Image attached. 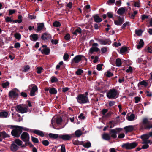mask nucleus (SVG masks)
I'll return each instance as SVG.
<instances>
[{"label": "nucleus", "instance_id": "obj_1", "mask_svg": "<svg viewBox=\"0 0 152 152\" xmlns=\"http://www.w3.org/2000/svg\"><path fill=\"white\" fill-rule=\"evenodd\" d=\"M118 94L117 91L115 89H110L107 93V97L110 99H113L118 96Z\"/></svg>", "mask_w": 152, "mask_h": 152}, {"label": "nucleus", "instance_id": "obj_2", "mask_svg": "<svg viewBox=\"0 0 152 152\" xmlns=\"http://www.w3.org/2000/svg\"><path fill=\"white\" fill-rule=\"evenodd\" d=\"M16 111L21 113L27 112L28 110V107L26 105L20 104L17 105L15 107Z\"/></svg>", "mask_w": 152, "mask_h": 152}, {"label": "nucleus", "instance_id": "obj_3", "mask_svg": "<svg viewBox=\"0 0 152 152\" xmlns=\"http://www.w3.org/2000/svg\"><path fill=\"white\" fill-rule=\"evenodd\" d=\"M77 101L80 104H85L89 102L88 96H85L84 94H80L77 96Z\"/></svg>", "mask_w": 152, "mask_h": 152}, {"label": "nucleus", "instance_id": "obj_4", "mask_svg": "<svg viewBox=\"0 0 152 152\" xmlns=\"http://www.w3.org/2000/svg\"><path fill=\"white\" fill-rule=\"evenodd\" d=\"M142 126L145 129H149L151 128H152V124L147 118H144L142 119Z\"/></svg>", "mask_w": 152, "mask_h": 152}, {"label": "nucleus", "instance_id": "obj_5", "mask_svg": "<svg viewBox=\"0 0 152 152\" xmlns=\"http://www.w3.org/2000/svg\"><path fill=\"white\" fill-rule=\"evenodd\" d=\"M22 127L19 126H16L11 132L12 135L15 137H18L22 132Z\"/></svg>", "mask_w": 152, "mask_h": 152}, {"label": "nucleus", "instance_id": "obj_6", "mask_svg": "<svg viewBox=\"0 0 152 152\" xmlns=\"http://www.w3.org/2000/svg\"><path fill=\"white\" fill-rule=\"evenodd\" d=\"M152 137V132L149 133L145 134L141 136L140 137L143 140L142 144H148L150 142V141L148 139L150 137Z\"/></svg>", "mask_w": 152, "mask_h": 152}, {"label": "nucleus", "instance_id": "obj_7", "mask_svg": "<svg viewBox=\"0 0 152 152\" xmlns=\"http://www.w3.org/2000/svg\"><path fill=\"white\" fill-rule=\"evenodd\" d=\"M137 145V144L135 142L132 143H127L123 144L121 147L122 148L127 150L135 148Z\"/></svg>", "mask_w": 152, "mask_h": 152}, {"label": "nucleus", "instance_id": "obj_8", "mask_svg": "<svg viewBox=\"0 0 152 152\" xmlns=\"http://www.w3.org/2000/svg\"><path fill=\"white\" fill-rule=\"evenodd\" d=\"M83 57L84 56L81 55L76 56L72 59L71 63L72 64H75L79 63Z\"/></svg>", "mask_w": 152, "mask_h": 152}, {"label": "nucleus", "instance_id": "obj_9", "mask_svg": "<svg viewBox=\"0 0 152 152\" xmlns=\"http://www.w3.org/2000/svg\"><path fill=\"white\" fill-rule=\"evenodd\" d=\"M21 138L24 142H28L30 139L28 134L26 132H23L21 136Z\"/></svg>", "mask_w": 152, "mask_h": 152}, {"label": "nucleus", "instance_id": "obj_10", "mask_svg": "<svg viewBox=\"0 0 152 152\" xmlns=\"http://www.w3.org/2000/svg\"><path fill=\"white\" fill-rule=\"evenodd\" d=\"M29 88L32 87L30 95L31 96H33L35 95V93L38 89L37 86L34 84H31L29 85Z\"/></svg>", "mask_w": 152, "mask_h": 152}, {"label": "nucleus", "instance_id": "obj_11", "mask_svg": "<svg viewBox=\"0 0 152 152\" xmlns=\"http://www.w3.org/2000/svg\"><path fill=\"white\" fill-rule=\"evenodd\" d=\"M18 91V90L15 89L10 91L9 93V96L11 98H13L18 97V95L17 91Z\"/></svg>", "mask_w": 152, "mask_h": 152}, {"label": "nucleus", "instance_id": "obj_12", "mask_svg": "<svg viewBox=\"0 0 152 152\" xmlns=\"http://www.w3.org/2000/svg\"><path fill=\"white\" fill-rule=\"evenodd\" d=\"M51 38V35L47 33H45L42 34L41 38L42 40L46 41L48 39H50Z\"/></svg>", "mask_w": 152, "mask_h": 152}, {"label": "nucleus", "instance_id": "obj_13", "mask_svg": "<svg viewBox=\"0 0 152 152\" xmlns=\"http://www.w3.org/2000/svg\"><path fill=\"white\" fill-rule=\"evenodd\" d=\"M119 130L118 128H117L115 129H111L110 130L109 134L110 135V137L113 138H115L116 137L117 131Z\"/></svg>", "mask_w": 152, "mask_h": 152}, {"label": "nucleus", "instance_id": "obj_14", "mask_svg": "<svg viewBox=\"0 0 152 152\" xmlns=\"http://www.w3.org/2000/svg\"><path fill=\"white\" fill-rule=\"evenodd\" d=\"M94 18V21L98 23H99L102 21V19L100 18L98 14H95L93 15L92 18H91V19L92 20Z\"/></svg>", "mask_w": 152, "mask_h": 152}, {"label": "nucleus", "instance_id": "obj_15", "mask_svg": "<svg viewBox=\"0 0 152 152\" xmlns=\"http://www.w3.org/2000/svg\"><path fill=\"white\" fill-rule=\"evenodd\" d=\"M118 20H114V23L116 25L120 26L124 22V18H121L120 16H118Z\"/></svg>", "mask_w": 152, "mask_h": 152}, {"label": "nucleus", "instance_id": "obj_16", "mask_svg": "<svg viewBox=\"0 0 152 152\" xmlns=\"http://www.w3.org/2000/svg\"><path fill=\"white\" fill-rule=\"evenodd\" d=\"M59 137L65 140H69L71 138V136L69 134H64L59 136Z\"/></svg>", "mask_w": 152, "mask_h": 152}, {"label": "nucleus", "instance_id": "obj_17", "mask_svg": "<svg viewBox=\"0 0 152 152\" xmlns=\"http://www.w3.org/2000/svg\"><path fill=\"white\" fill-rule=\"evenodd\" d=\"M124 129L125 130L126 133H127L132 131L134 129V127L133 126L130 125L124 127Z\"/></svg>", "mask_w": 152, "mask_h": 152}, {"label": "nucleus", "instance_id": "obj_18", "mask_svg": "<svg viewBox=\"0 0 152 152\" xmlns=\"http://www.w3.org/2000/svg\"><path fill=\"white\" fill-rule=\"evenodd\" d=\"M103 139L106 140H109L110 139L111 137L109 134L105 133L102 135Z\"/></svg>", "mask_w": 152, "mask_h": 152}, {"label": "nucleus", "instance_id": "obj_19", "mask_svg": "<svg viewBox=\"0 0 152 152\" xmlns=\"http://www.w3.org/2000/svg\"><path fill=\"white\" fill-rule=\"evenodd\" d=\"M99 41L100 43L101 44L103 45H106L107 44H108L109 45L110 44L111 42V41L108 39H105V40H101L100 39L99 40Z\"/></svg>", "mask_w": 152, "mask_h": 152}, {"label": "nucleus", "instance_id": "obj_20", "mask_svg": "<svg viewBox=\"0 0 152 152\" xmlns=\"http://www.w3.org/2000/svg\"><path fill=\"white\" fill-rule=\"evenodd\" d=\"M8 113L7 112L3 111L0 112V118H6L8 117Z\"/></svg>", "mask_w": 152, "mask_h": 152}, {"label": "nucleus", "instance_id": "obj_21", "mask_svg": "<svg viewBox=\"0 0 152 152\" xmlns=\"http://www.w3.org/2000/svg\"><path fill=\"white\" fill-rule=\"evenodd\" d=\"M30 38L31 40L34 41H37L38 39L37 35L36 34H33L31 35Z\"/></svg>", "mask_w": 152, "mask_h": 152}, {"label": "nucleus", "instance_id": "obj_22", "mask_svg": "<svg viewBox=\"0 0 152 152\" xmlns=\"http://www.w3.org/2000/svg\"><path fill=\"white\" fill-rule=\"evenodd\" d=\"M42 53L45 55H48L50 52V49L48 48H45L41 50Z\"/></svg>", "mask_w": 152, "mask_h": 152}, {"label": "nucleus", "instance_id": "obj_23", "mask_svg": "<svg viewBox=\"0 0 152 152\" xmlns=\"http://www.w3.org/2000/svg\"><path fill=\"white\" fill-rule=\"evenodd\" d=\"M125 9L124 8L122 7L119 8L117 11V13L120 15H123L125 12Z\"/></svg>", "mask_w": 152, "mask_h": 152}, {"label": "nucleus", "instance_id": "obj_24", "mask_svg": "<svg viewBox=\"0 0 152 152\" xmlns=\"http://www.w3.org/2000/svg\"><path fill=\"white\" fill-rule=\"evenodd\" d=\"M11 149L13 151H15L18 148V147L15 143H12L11 145Z\"/></svg>", "mask_w": 152, "mask_h": 152}, {"label": "nucleus", "instance_id": "obj_25", "mask_svg": "<svg viewBox=\"0 0 152 152\" xmlns=\"http://www.w3.org/2000/svg\"><path fill=\"white\" fill-rule=\"evenodd\" d=\"M33 132L42 137H43L44 136V133L41 131L38 130H35Z\"/></svg>", "mask_w": 152, "mask_h": 152}, {"label": "nucleus", "instance_id": "obj_26", "mask_svg": "<svg viewBox=\"0 0 152 152\" xmlns=\"http://www.w3.org/2000/svg\"><path fill=\"white\" fill-rule=\"evenodd\" d=\"M144 31L143 30H142L141 29H136L135 31V33L137 36H141L143 32Z\"/></svg>", "mask_w": 152, "mask_h": 152}, {"label": "nucleus", "instance_id": "obj_27", "mask_svg": "<svg viewBox=\"0 0 152 152\" xmlns=\"http://www.w3.org/2000/svg\"><path fill=\"white\" fill-rule=\"evenodd\" d=\"M49 136L50 138L54 139H57L59 137L58 134H53L51 133L49 134Z\"/></svg>", "mask_w": 152, "mask_h": 152}, {"label": "nucleus", "instance_id": "obj_28", "mask_svg": "<svg viewBox=\"0 0 152 152\" xmlns=\"http://www.w3.org/2000/svg\"><path fill=\"white\" fill-rule=\"evenodd\" d=\"M75 134L76 137H79L82 134V133L80 130H77L75 132Z\"/></svg>", "mask_w": 152, "mask_h": 152}, {"label": "nucleus", "instance_id": "obj_29", "mask_svg": "<svg viewBox=\"0 0 152 152\" xmlns=\"http://www.w3.org/2000/svg\"><path fill=\"white\" fill-rule=\"evenodd\" d=\"M144 42L142 39H140L138 45H137V48L139 49L143 46Z\"/></svg>", "mask_w": 152, "mask_h": 152}, {"label": "nucleus", "instance_id": "obj_30", "mask_svg": "<svg viewBox=\"0 0 152 152\" xmlns=\"http://www.w3.org/2000/svg\"><path fill=\"white\" fill-rule=\"evenodd\" d=\"M99 50V49L97 47H92L91 48L90 50L89 51L91 53H92L94 52H98Z\"/></svg>", "mask_w": 152, "mask_h": 152}, {"label": "nucleus", "instance_id": "obj_31", "mask_svg": "<svg viewBox=\"0 0 152 152\" xmlns=\"http://www.w3.org/2000/svg\"><path fill=\"white\" fill-rule=\"evenodd\" d=\"M53 25L55 27H59L61 25L60 23L57 21H55L53 23Z\"/></svg>", "mask_w": 152, "mask_h": 152}, {"label": "nucleus", "instance_id": "obj_32", "mask_svg": "<svg viewBox=\"0 0 152 152\" xmlns=\"http://www.w3.org/2000/svg\"><path fill=\"white\" fill-rule=\"evenodd\" d=\"M135 116L134 114H131L130 116L128 117V120L129 121H132L134 120Z\"/></svg>", "mask_w": 152, "mask_h": 152}, {"label": "nucleus", "instance_id": "obj_33", "mask_svg": "<svg viewBox=\"0 0 152 152\" xmlns=\"http://www.w3.org/2000/svg\"><path fill=\"white\" fill-rule=\"evenodd\" d=\"M49 92L51 94H56L57 93V91L54 88H51L49 90Z\"/></svg>", "mask_w": 152, "mask_h": 152}, {"label": "nucleus", "instance_id": "obj_34", "mask_svg": "<svg viewBox=\"0 0 152 152\" xmlns=\"http://www.w3.org/2000/svg\"><path fill=\"white\" fill-rule=\"evenodd\" d=\"M15 142L18 146H20L22 145V141L19 139H16L14 141Z\"/></svg>", "mask_w": 152, "mask_h": 152}, {"label": "nucleus", "instance_id": "obj_35", "mask_svg": "<svg viewBox=\"0 0 152 152\" xmlns=\"http://www.w3.org/2000/svg\"><path fill=\"white\" fill-rule=\"evenodd\" d=\"M81 32V29H76L74 31H73V34L76 35L78 33L80 34Z\"/></svg>", "mask_w": 152, "mask_h": 152}, {"label": "nucleus", "instance_id": "obj_36", "mask_svg": "<svg viewBox=\"0 0 152 152\" xmlns=\"http://www.w3.org/2000/svg\"><path fill=\"white\" fill-rule=\"evenodd\" d=\"M116 64L117 66H120L121 64V61L119 58L117 59L116 60Z\"/></svg>", "mask_w": 152, "mask_h": 152}, {"label": "nucleus", "instance_id": "obj_37", "mask_svg": "<svg viewBox=\"0 0 152 152\" xmlns=\"http://www.w3.org/2000/svg\"><path fill=\"white\" fill-rule=\"evenodd\" d=\"M127 49L126 47H123L120 49V53L123 54L124 53L127 51Z\"/></svg>", "mask_w": 152, "mask_h": 152}, {"label": "nucleus", "instance_id": "obj_38", "mask_svg": "<svg viewBox=\"0 0 152 152\" xmlns=\"http://www.w3.org/2000/svg\"><path fill=\"white\" fill-rule=\"evenodd\" d=\"M137 11H135L132 14H129V17L131 18L134 19L135 17V15L137 14Z\"/></svg>", "mask_w": 152, "mask_h": 152}, {"label": "nucleus", "instance_id": "obj_39", "mask_svg": "<svg viewBox=\"0 0 152 152\" xmlns=\"http://www.w3.org/2000/svg\"><path fill=\"white\" fill-rule=\"evenodd\" d=\"M9 83L8 82H6L5 83H3L2 84V86L4 88H6L9 86Z\"/></svg>", "mask_w": 152, "mask_h": 152}, {"label": "nucleus", "instance_id": "obj_40", "mask_svg": "<svg viewBox=\"0 0 152 152\" xmlns=\"http://www.w3.org/2000/svg\"><path fill=\"white\" fill-rule=\"evenodd\" d=\"M37 28H43L44 26V23H37Z\"/></svg>", "mask_w": 152, "mask_h": 152}, {"label": "nucleus", "instance_id": "obj_41", "mask_svg": "<svg viewBox=\"0 0 152 152\" xmlns=\"http://www.w3.org/2000/svg\"><path fill=\"white\" fill-rule=\"evenodd\" d=\"M2 136L3 138H5L6 137H10V136L4 131L2 132Z\"/></svg>", "mask_w": 152, "mask_h": 152}, {"label": "nucleus", "instance_id": "obj_42", "mask_svg": "<svg viewBox=\"0 0 152 152\" xmlns=\"http://www.w3.org/2000/svg\"><path fill=\"white\" fill-rule=\"evenodd\" d=\"M83 147L86 148H89L91 146V144L90 142H87L85 144L83 145Z\"/></svg>", "mask_w": 152, "mask_h": 152}, {"label": "nucleus", "instance_id": "obj_43", "mask_svg": "<svg viewBox=\"0 0 152 152\" xmlns=\"http://www.w3.org/2000/svg\"><path fill=\"white\" fill-rule=\"evenodd\" d=\"M83 70L81 69H78L77 71L76 72L75 74L78 75H81L83 73Z\"/></svg>", "mask_w": 152, "mask_h": 152}, {"label": "nucleus", "instance_id": "obj_44", "mask_svg": "<svg viewBox=\"0 0 152 152\" xmlns=\"http://www.w3.org/2000/svg\"><path fill=\"white\" fill-rule=\"evenodd\" d=\"M69 55L67 53H65L64 54L63 56V59L64 60L66 61L69 58Z\"/></svg>", "mask_w": 152, "mask_h": 152}, {"label": "nucleus", "instance_id": "obj_45", "mask_svg": "<svg viewBox=\"0 0 152 152\" xmlns=\"http://www.w3.org/2000/svg\"><path fill=\"white\" fill-rule=\"evenodd\" d=\"M37 73L38 74H40L42 72L43 69L42 67H37Z\"/></svg>", "mask_w": 152, "mask_h": 152}, {"label": "nucleus", "instance_id": "obj_46", "mask_svg": "<svg viewBox=\"0 0 152 152\" xmlns=\"http://www.w3.org/2000/svg\"><path fill=\"white\" fill-rule=\"evenodd\" d=\"M15 37L16 39H20L21 38V36L20 34L19 33H16L15 34Z\"/></svg>", "mask_w": 152, "mask_h": 152}, {"label": "nucleus", "instance_id": "obj_47", "mask_svg": "<svg viewBox=\"0 0 152 152\" xmlns=\"http://www.w3.org/2000/svg\"><path fill=\"white\" fill-rule=\"evenodd\" d=\"M16 12L15 10H9V15H10L15 13Z\"/></svg>", "mask_w": 152, "mask_h": 152}, {"label": "nucleus", "instance_id": "obj_48", "mask_svg": "<svg viewBox=\"0 0 152 152\" xmlns=\"http://www.w3.org/2000/svg\"><path fill=\"white\" fill-rule=\"evenodd\" d=\"M148 16L145 14L142 15H141V19L143 20L145 19H148Z\"/></svg>", "mask_w": 152, "mask_h": 152}, {"label": "nucleus", "instance_id": "obj_49", "mask_svg": "<svg viewBox=\"0 0 152 152\" xmlns=\"http://www.w3.org/2000/svg\"><path fill=\"white\" fill-rule=\"evenodd\" d=\"M103 64H99L97 65L96 69L99 71H100L102 69V67Z\"/></svg>", "mask_w": 152, "mask_h": 152}, {"label": "nucleus", "instance_id": "obj_50", "mask_svg": "<svg viewBox=\"0 0 152 152\" xmlns=\"http://www.w3.org/2000/svg\"><path fill=\"white\" fill-rule=\"evenodd\" d=\"M42 143L45 146H48L49 144V142L47 140H44L42 141Z\"/></svg>", "mask_w": 152, "mask_h": 152}, {"label": "nucleus", "instance_id": "obj_51", "mask_svg": "<svg viewBox=\"0 0 152 152\" xmlns=\"http://www.w3.org/2000/svg\"><path fill=\"white\" fill-rule=\"evenodd\" d=\"M85 8L87 10L86 11L87 12H88L91 11L90 6L89 5H87L85 7Z\"/></svg>", "mask_w": 152, "mask_h": 152}, {"label": "nucleus", "instance_id": "obj_52", "mask_svg": "<svg viewBox=\"0 0 152 152\" xmlns=\"http://www.w3.org/2000/svg\"><path fill=\"white\" fill-rule=\"evenodd\" d=\"M31 139L32 141L36 143H38L39 142V141L38 139L34 137L31 136Z\"/></svg>", "mask_w": 152, "mask_h": 152}, {"label": "nucleus", "instance_id": "obj_53", "mask_svg": "<svg viewBox=\"0 0 152 152\" xmlns=\"http://www.w3.org/2000/svg\"><path fill=\"white\" fill-rule=\"evenodd\" d=\"M134 99L135 100V102L136 103H137L140 101L141 98L140 97L136 96L134 98Z\"/></svg>", "mask_w": 152, "mask_h": 152}, {"label": "nucleus", "instance_id": "obj_54", "mask_svg": "<svg viewBox=\"0 0 152 152\" xmlns=\"http://www.w3.org/2000/svg\"><path fill=\"white\" fill-rule=\"evenodd\" d=\"M61 152H66V150L64 145L63 144L61 145Z\"/></svg>", "mask_w": 152, "mask_h": 152}, {"label": "nucleus", "instance_id": "obj_55", "mask_svg": "<svg viewBox=\"0 0 152 152\" xmlns=\"http://www.w3.org/2000/svg\"><path fill=\"white\" fill-rule=\"evenodd\" d=\"M113 73H111L109 71H107L106 74L105 75L109 77H110L113 75Z\"/></svg>", "mask_w": 152, "mask_h": 152}, {"label": "nucleus", "instance_id": "obj_56", "mask_svg": "<svg viewBox=\"0 0 152 152\" xmlns=\"http://www.w3.org/2000/svg\"><path fill=\"white\" fill-rule=\"evenodd\" d=\"M148 27H152V18L149 20V22L148 23Z\"/></svg>", "mask_w": 152, "mask_h": 152}, {"label": "nucleus", "instance_id": "obj_57", "mask_svg": "<svg viewBox=\"0 0 152 152\" xmlns=\"http://www.w3.org/2000/svg\"><path fill=\"white\" fill-rule=\"evenodd\" d=\"M107 15L109 18H112L113 17V13L112 12H108Z\"/></svg>", "mask_w": 152, "mask_h": 152}, {"label": "nucleus", "instance_id": "obj_58", "mask_svg": "<svg viewBox=\"0 0 152 152\" xmlns=\"http://www.w3.org/2000/svg\"><path fill=\"white\" fill-rule=\"evenodd\" d=\"M5 20L7 22H12L13 20H12L10 17H7L6 18Z\"/></svg>", "mask_w": 152, "mask_h": 152}, {"label": "nucleus", "instance_id": "obj_59", "mask_svg": "<svg viewBox=\"0 0 152 152\" xmlns=\"http://www.w3.org/2000/svg\"><path fill=\"white\" fill-rule=\"evenodd\" d=\"M129 22H126L125 23H124L123 25L122 26V28H125L127 26H129Z\"/></svg>", "mask_w": 152, "mask_h": 152}, {"label": "nucleus", "instance_id": "obj_60", "mask_svg": "<svg viewBox=\"0 0 152 152\" xmlns=\"http://www.w3.org/2000/svg\"><path fill=\"white\" fill-rule=\"evenodd\" d=\"M30 69V66L28 65L26 66L24 68L23 71L25 72H27Z\"/></svg>", "mask_w": 152, "mask_h": 152}, {"label": "nucleus", "instance_id": "obj_61", "mask_svg": "<svg viewBox=\"0 0 152 152\" xmlns=\"http://www.w3.org/2000/svg\"><path fill=\"white\" fill-rule=\"evenodd\" d=\"M121 4V0L117 1L115 3V5L117 6H120Z\"/></svg>", "mask_w": 152, "mask_h": 152}, {"label": "nucleus", "instance_id": "obj_62", "mask_svg": "<svg viewBox=\"0 0 152 152\" xmlns=\"http://www.w3.org/2000/svg\"><path fill=\"white\" fill-rule=\"evenodd\" d=\"M115 102L113 101H111L109 102V105L110 107H111L114 105Z\"/></svg>", "mask_w": 152, "mask_h": 152}, {"label": "nucleus", "instance_id": "obj_63", "mask_svg": "<svg viewBox=\"0 0 152 152\" xmlns=\"http://www.w3.org/2000/svg\"><path fill=\"white\" fill-rule=\"evenodd\" d=\"M70 37V34H67L65 36H64V39H65L66 40H69Z\"/></svg>", "mask_w": 152, "mask_h": 152}, {"label": "nucleus", "instance_id": "obj_64", "mask_svg": "<svg viewBox=\"0 0 152 152\" xmlns=\"http://www.w3.org/2000/svg\"><path fill=\"white\" fill-rule=\"evenodd\" d=\"M51 42L52 44L55 45L57 44L58 42V41L56 39H51Z\"/></svg>", "mask_w": 152, "mask_h": 152}]
</instances>
